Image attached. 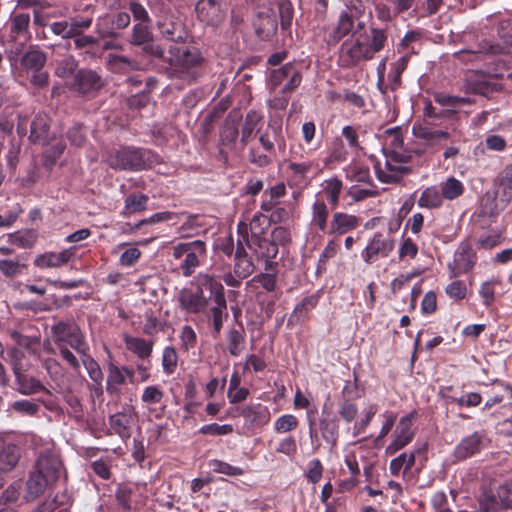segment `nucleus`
Returning <instances> with one entry per match:
<instances>
[{"instance_id":"obj_30","label":"nucleus","mask_w":512,"mask_h":512,"mask_svg":"<svg viewBox=\"0 0 512 512\" xmlns=\"http://www.w3.org/2000/svg\"><path fill=\"white\" fill-rule=\"evenodd\" d=\"M124 342L127 349L137 355L138 358L146 360L153 351V340H146L140 337L125 336Z\"/></svg>"},{"instance_id":"obj_3","label":"nucleus","mask_w":512,"mask_h":512,"mask_svg":"<svg viewBox=\"0 0 512 512\" xmlns=\"http://www.w3.org/2000/svg\"><path fill=\"white\" fill-rule=\"evenodd\" d=\"M161 60L167 64L166 73L169 77L192 83L200 76L199 68L204 59L196 48L171 46L168 56Z\"/></svg>"},{"instance_id":"obj_9","label":"nucleus","mask_w":512,"mask_h":512,"mask_svg":"<svg viewBox=\"0 0 512 512\" xmlns=\"http://www.w3.org/2000/svg\"><path fill=\"white\" fill-rule=\"evenodd\" d=\"M8 40L21 51L31 38L30 15L25 12H12L7 21Z\"/></svg>"},{"instance_id":"obj_58","label":"nucleus","mask_w":512,"mask_h":512,"mask_svg":"<svg viewBox=\"0 0 512 512\" xmlns=\"http://www.w3.org/2000/svg\"><path fill=\"white\" fill-rule=\"evenodd\" d=\"M255 266L249 257L235 259L234 274L240 278L245 279L254 272Z\"/></svg>"},{"instance_id":"obj_48","label":"nucleus","mask_w":512,"mask_h":512,"mask_svg":"<svg viewBox=\"0 0 512 512\" xmlns=\"http://www.w3.org/2000/svg\"><path fill=\"white\" fill-rule=\"evenodd\" d=\"M476 263V257L472 249L463 248L455 256L456 268L459 272H467L473 268Z\"/></svg>"},{"instance_id":"obj_1","label":"nucleus","mask_w":512,"mask_h":512,"mask_svg":"<svg viewBox=\"0 0 512 512\" xmlns=\"http://www.w3.org/2000/svg\"><path fill=\"white\" fill-rule=\"evenodd\" d=\"M63 472L59 455L51 450L42 451L26 481L24 499L34 501L50 489Z\"/></svg>"},{"instance_id":"obj_25","label":"nucleus","mask_w":512,"mask_h":512,"mask_svg":"<svg viewBox=\"0 0 512 512\" xmlns=\"http://www.w3.org/2000/svg\"><path fill=\"white\" fill-rule=\"evenodd\" d=\"M358 37L362 38V43L371 58L384 48L388 39L386 30L373 26H371L367 32L359 35Z\"/></svg>"},{"instance_id":"obj_44","label":"nucleus","mask_w":512,"mask_h":512,"mask_svg":"<svg viewBox=\"0 0 512 512\" xmlns=\"http://www.w3.org/2000/svg\"><path fill=\"white\" fill-rule=\"evenodd\" d=\"M37 241V233L34 230L17 231L9 235V242L20 248H31Z\"/></svg>"},{"instance_id":"obj_55","label":"nucleus","mask_w":512,"mask_h":512,"mask_svg":"<svg viewBox=\"0 0 512 512\" xmlns=\"http://www.w3.org/2000/svg\"><path fill=\"white\" fill-rule=\"evenodd\" d=\"M178 364V355L174 347L167 346L163 350L162 354V366L166 374L170 375L174 373Z\"/></svg>"},{"instance_id":"obj_18","label":"nucleus","mask_w":512,"mask_h":512,"mask_svg":"<svg viewBox=\"0 0 512 512\" xmlns=\"http://www.w3.org/2000/svg\"><path fill=\"white\" fill-rule=\"evenodd\" d=\"M231 415L233 417L242 416L247 423L255 427H262L270 421L268 408L260 404L234 408Z\"/></svg>"},{"instance_id":"obj_11","label":"nucleus","mask_w":512,"mask_h":512,"mask_svg":"<svg viewBox=\"0 0 512 512\" xmlns=\"http://www.w3.org/2000/svg\"><path fill=\"white\" fill-rule=\"evenodd\" d=\"M395 248V239L389 235L375 233L361 253L367 264L374 263L378 258H386Z\"/></svg>"},{"instance_id":"obj_16","label":"nucleus","mask_w":512,"mask_h":512,"mask_svg":"<svg viewBox=\"0 0 512 512\" xmlns=\"http://www.w3.org/2000/svg\"><path fill=\"white\" fill-rule=\"evenodd\" d=\"M372 59L362 43V38L345 41L340 48L339 61L344 67H351L357 63Z\"/></svg>"},{"instance_id":"obj_5","label":"nucleus","mask_w":512,"mask_h":512,"mask_svg":"<svg viewBox=\"0 0 512 512\" xmlns=\"http://www.w3.org/2000/svg\"><path fill=\"white\" fill-rule=\"evenodd\" d=\"M172 255L175 259H184L179 265V269L184 277L188 278L198 267L207 260V245L202 240H193L189 242H180L173 245Z\"/></svg>"},{"instance_id":"obj_40","label":"nucleus","mask_w":512,"mask_h":512,"mask_svg":"<svg viewBox=\"0 0 512 512\" xmlns=\"http://www.w3.org/2000/svg\"><path fill=\"white\" fill-rule=\"evenodd\" d=\"M342 190L343 182L338 177H331L324 181L323 192L332 207L339 205Z\"/></svg>"},{"instance_id":"obj_43","label":"nucleus","mask_w":512,"mask_h":512,"mask_svg":"<svg viewBox=\"0 0 512 512\" xmlns=\"http://www.w3.org/2000/svg\"><path fill=\"white\" fill-rule=\"evenodd\" d=\"M107 372V391L109 393L118 392L119 386L125 383V374L122 367H118L114 363H109L107 366Z\"/></svg>"},{"instance_id":"obj_26","label":"nucleus","mask_w":512,"mask_h":512,"mask_svg":"<svg viewBox=\"0 0 512 512\" xmlns=\"http://www.w3.org/2000/svg\"><path fill=\"white\" fill-rule=\"evenodd\" d=\"M20 459L18 446L0 438V472H9L15 468Z\"/></svg>"},{"instance_id":"obj_20","label":"nucleus","mask_w":512,"mask_h":512,"mask_svg":"<svg viewBox=\"0 0 512 512\" xmlns=\"http://www.w3.org/2000/svg\"><path fill=\"white\" fill-rule=\"evenodd\" d=\"M130 24V16L126 12H118L111 17L101 18L96 27L100 38L113 37L115 29L127 28Z\"/></svg>"},{"instance_id":"obj_17","label":"nucleus","mask_w":512,"mask_h":512,"mask_svg":"<svg viewBox=\"0 0 512 512\" xmlns=\"http://www.w3.org/2000/svg\"><path fill=\"white\" fill-rule=\"evenodd\" d=\"M466 85L468 91L485 97L501 89L493 77L478 72H471L467 76Z\"/></svg>"},{"instance_id":"obj_14","label":"nucleus","mask_w":512,"mask_h":512,"mask_svg":"<svg viewBox=\"0 0 512 512\" xmlns=\"http://www.w3.org/2000/svg\"><path fill=\"white\" fill-rule=\"evenodd\" d=\"M415 416L416 412L413 411L399 420V423L394 431V439L385 449L386 454H395L397 451L404 448L413 440L414 432L412 430V421Z\"/></svg>"},{"instance_id":"obj_29","label":"nucleus","mask_w":512,"mask_h":512,"mask_svg":"<svg viewBox=\"0 0 512 512\" xmlns=\"http://www.w3.org/2000/svg\"><path fill=\"white\" fill-rule=\"evenodd\" d=\"M18 391L23 395L47 392L40 380L24 373V369L14 373Z\"/></svg>"},{"instance_id":"obj_2","label":"nucleus","mask_w":512,"mask_h":512,"mask_svg":"<svg viewBox=\"0 0 512 512\" xmlns=\"http://www.w3.org/2000/svg\"><path fill=\"white\" fill-rule=\"evenodd\" d=\"M222 286L213 275L199 273L189 287H184L179 291L177 295L179 307L189 314L204 313L210 299L215 297Z\"/></svg>"},{"instance_id":"obj_57","label":"nucleus","mask_w":512,"mask_h":512,"mask_svg":"<svg viewBox=\"0 0 512 512\" xmlns=\"http://www.w3.org/2000/svg\"><path fill=\"white\" fill-rule=\"evenodd\" d=\"M319 301L318 295H310L305 297L299 304L296 305L292 317H297L298 320L306 315L309 311L314 309Z\"/></svg>"},{"instance_id":"obj_8","label":"nucleus","mask_w":512,"mask_h":512,"mask_svg":"<svg viewBox=\"0 0 512 512\" xmlns=\"http://www.w3.org/2000/svg\"><path fill=\"white\" fill-rule=\"evenodd\" d=\"M128 42L133 46L141 47L144 55L164 59V49L154 41V35L147 24H135Z\"/></svg>"},{"instance_id":"obj_54","label":"nucleus","mask_w":512,"mask_h":512,"mask_svg":"<svg viewBox=\"0 0 512 512\" xmlns=\"http://www.w3.org/2000/svg\"><path fill=\"white\" fill-rule=\"evenodd\" d=\"M261 115H259L255 111H250L245 118V123L242 128V137L241 141L246 144L248 140L252 137L253 132L257 126V124L261 120Z\"/></svg>"},{"instance_id":"obj_21","label":"nucleus","mask_w":512,"mask_h":512,"mask_svg":"<svg viewBox=\"0 0 512 512\" xmlns=\"http://www.w3.org/2000/svg\"><path fill=\"white\" fill-rule=\"evenodd\" d=\"M75 255V248H67L58 253L46 252L38 255L34 260V265L38 268H59L69 263Z\"/></svg>"},{"instance_id":"obj_31","label":"nucleus","mask_w":512,"mask_h":512,"mask_svg":"<svg viewBox=\"0 0 512 512\" xmlns=\"http://www.w3.org/2000/svg\"><path fill=\"white\" fill-rule=\"evenodd\" d=\"M385 134L386 148L384 149V153H392L393 151H396L398 153L412 152V154L415 153L418 156L424 153L423 150L410 151L403 147V136L401 133V129L399 127L387 129L385 131Z\"/></svg>"},{"instance_id":"obj_39","label":"nucleus","mask_w":512,"mask_h":512,"mask_svg":"<svg viewBox=\"0 0 512 512\" xmlns=\"http://www.w3.org/2000/svg\"><path fill=\"white\" fill-rule=\"evenodd\" d=\"M443 200L440 188L437 189L435 186H430L421 193L418 205L420 207L436 209L442 206Z\"/></svg>"},{"instance_id":"obj_49","label":"nucleus","mask_w":512,"mask_h":512,"mask_svg":"<svg viewBox=\"0 0 512 512\" xmlns=\"http://www.w3.org/2000/svg\"><path fill=\"white\" fill-rule=\"evenodd\" d=\"M345 172L350 181L369 183L371 180L369 168L362 165L351 164L345 169Z\"/></svg>"},{"instance_id":"obj_34","label":"nucleus","mask_w":512,"mask_h":512,"mask_svg":"<svg viewBox=\"0 0 512 512\" xmlns=\"http://www.w3.org/2000/svg\"><path fill=\"white\" fill-rule=\"evenodd\" d=\"M49 119L46 114H37L30 125V135L29 139L33 143H46L48 129H49Z\"/></svg>"},{"instance_id":"obj_46","label":"nucleus","mask_w":512,"mask_h":512,"mask_svg":"<svg viewBox=\"0 0 512 512\" xmlns=\"http://www.w3.org/2000/svg\"><path fill=\"white\" fill-rule=\"evenodd\" d=\"M81 355L83 356L82 364L85 367L90 379L95 385L101 386L104 375L99 364L88 354V352Z\"/></svg>"},{"instance_id":"obj_60","label":"nucleus","mask_w":512,"mask_h":512,"mask_svg":"<svg viewBox=\"0 0 512 512\" xmlns=\"http://www.w3.org/2000/svg\"><path fill=\"white\" fill-rule=\"evenodd\" d=\"M297 426L298 419L292 414H285L275 421L274 429L277 433H286L296 429Z\"/></svg>"},{"instance_id":"obj_35","label":"nucleus","mask_w":512,"mask_h":512,"mask_svg":"<svg viewBox=\"0 0 512 512\" xmlns=\"http://www.w3.org/2000/svg\"><path fill=\"white\" fill-rule=\"evenodd\" d=\"M440 191L443 199L452 201L461 197L464 194V184L454 176L448 177L446 180L439 184Z\"/></svg>"},{"instance_id":"obj_23","label":"nucleus","mask_w":512,"mask_h":512,"mask_svg":"<svg viewBox=\"0 0 512 512\" xmlns=\"http://www.w3.org/2000/svg\"><path fill=\"white\" fill-rule=\"evenodd\" d=\"M359 225V217L344 212H335L329 223L327 234L343 235L356 229Z\"/></svg>"},{"instance_id":"obj_41","label":"nucleus","mask_w":512,"mask_h":512,"mask_svg":"<svg viewBox=\"0 0 512 512\" xmlns=\"http://www.w3.org/2000/svg\"><path fill=\"white\" fill-rule=\"evenodd\" d=\"M160 32L165 39L175 43L184 42L187 37L180 22H164L160 25Z\"/></svg>"},{"instance_id":"obj_45","label":"nucleus","mask_w":512,"mask_h":512,"mask_svg":"<svg viewBox=\"0 0 512 512\" xmlns=\"http://www.w3.org/2000/svg\"><path fill=\"white\" fill-rule=\"evenodd\" d=\"M253 244L261 250V256L267 259L265 269L268 270L272 265L270 259L276 257L278 254V246L272 240H268L264 237L256 238V240H253Z\"/></svg>"},{"instance_id":"obj_7","label":"nucleus","mask_w":512,"mask_h":512,"mask_svg":"<svg viewBox=\"0 0 512 512\" xmlns=\"http://www.w3.org/2000/svg\"><path fill=\"white\" fill-rule=\"evenodd\" d=\"M52 340L57 347L70 346L78 354L89 351L80 328L73 321H59L51 327Z\"/></svg>"},{"instance_id":"obj_42","label":"nucleus","mask_w":512,"mask_h":512,"mask_svg":"<svg viewBox=\"0 0 512 512\" xmlns=\"http://www.w3.org/2000/svg\"><path fill=\"white\" fill-rule=\"evenodd\" d=\"M238 234L239 238L235 250V259L246 258L248 257L246 248L254 249L255 246L252 242V238H249L248 225L246 223L240 222L238 224Z\"/></svg>"},{"instance_id":"obj_59","label":"nucleus","mask_w":512,"mask_h":512,"mask_svg":"<svg viewBox=\"0 0 512 512\" xmlns=\"http://www.w3.org/2000/svg\"><path fill=\"white\" fill-rule=\"evenodd\" d=\"M245 339L238 330H231L228 335V350L231 355L238 356L244 349Z\"/></svg>"},{"instance_id":"obj_38","label":"nucleus","mask_w":512,"mask_h":512,"mask_svg":"<svg viewBox=\"0 0 512 512\" xmlns=\"http://www.w3.org/2000/svg\"><path fill=\"white\" fill-rule=\"evenodd\" d=\"M329 210L325 202L315 201L312 205L311 224L317 227L318 230L325 232L328 230L327 220Z\"/></svg>"},{"instance_id":"obj_12","label":"nucleus","mask_w":512,"mask_h":512,"mask_svg":"<svg viewBox=\"0 0 512 512\" xmlns=\"http://www.w3.org/2000/svg\"><path fill=\"white\" fill-rule=\"evenodd\" d=\"M493 195L486 193L481 201V209L484 215L496 216L504 211L512 201V187L497 184Z\"/></svg>"},{"instance_id":"obj_51","label":"nucleus","mask_w":512,"mask_h":512,"mask_svg":"<svg viewBox=\"0 0 512 512\" xmlns=\"http://www.w3.org/2000/svg\"><path fill=\"white\" fill-rule=\"evenodd\" d=\"M271 221L265 215L261 213H256L251 222H250V230L252 233V241L256 240V238H262L261 235L265 234L268 229Z\"/></svg>"},{"instance_id":"obj_22","label":"nucleus","mask_w":512,"mask_h":512,"mask_svg":"<svg viewBox=\"0 0 512 512\" xmlns=\"http://www.w3.org/2000/svg\"><path fill=\"white\" fill-rule=\"evenodd\" d=\"M253 26L255 33L261 40H269L277 31V18L276 14L267 9L257 14Z\"/></svg>"},{"instance_id":"obj_6","label":"nucleus","mask_w":512,"mask_h":512,"mask_svg":"<svg viewBox=\"0 0 512 512\" xmlns=\"http://www.w3.org/2000/svg\"><path fill=\"white\" fill-rule=\"evenodd\" d=\"M385 162H376L374 165L377 179L386 184L398 183L405 175L410 172L407 166L412 159V152L384 153Z\"/></svg>"},{"instance_id":"obj_50","label":"nucleus","mask_w":512,"mask_h":512,"mask_svg":"<svg viewBox=\"0 0 512 512\" xmlns=\"http://www.w3.org/2000/svg\"><path fill=\"white\" fill-rule=\"evenodd\" d=\"M408 58L406 56L400 57L397 62L391 65V71L388 75L390 86L392 90L398 88L401 84V75L407 67Z\"/></svg>"},{"instance_id":"obj_24","label":"nucleus","mask_w":512,"mask_h":512,"mask_svg":"<svg viewBox=\"0 0 512 512\" xmlns=\"http://www.w3.org/2000/svg\"><path fill=\"white\" fill-rule=\"evenodd\" d=\"M195 11L198 19L208 25L216 26L224 19V13L215 0H200Z\"/></svg>"},{"instance_id":"obj_28","label":"nucleus","mask_w":512,"mask_h":512,"mask_svg":"<svg viewBox=\"0 0 512 512\" xmlns=\"http://www.w3.org/2000/svg\"><path fill=\"white\" fill-rule=\"evenodd\" d=\"M134 422V416L131 412H118L109 417L111 429L122 439L131 436V426Z\"/></svg>"},{"instance_id":"obj_64","label":"nucleus","mask_w":512,"mask_h":512,"mask_svg":"<svg viewBox=\"0 0 512 512\" xmlns=\"http://www.w3.org/2000/svg\"><path fill=\"white\" fill-rule=\"evenodd\" d=\"M499 504L497 495H494L491 492H484L479 498L480 512L496 511Z\"/></svg>"},{"instance_id":"obj_15","label":"nucleus","mask_w":512,"mask_h":512,"mask_svg":"<svg viewBox=\"0 0 512 512\" xmlns=\"http://www.w3.org/2000/svg\"><path fill=\"white\" fill-rule=\"evenodd\" d=\"M103 85L104 81L96 71L81 69L75 74L71 88L78 94L91 96Z\"/></svg>"},{"instance_id":"obj_63","label":"nucleus","mask_w":512,"mask_h":512,"mask_svg":"<svg viewBox=\"0 0 512 512\" xmlns=\"http://www.w3.org/2000/svg\"><path fill=\"white\" fill-rule=\"evenodd\" d=\"M78 63L72 56L62 59L56 67V75L61 78L70 77L77 69Z\"/></svg>"},{"instance_id":"obj_36","label":"nucleus","mask_w":512,"mask_h":512,"mask_svg":"<svg viewBox=\"0 0 512 512\" xmlns=\"http://www.w3.org/2000/svg\"><path fill=\"white\" fill-rule=\"evenodd\" d=\"M108 63L114 71L123 73L141 69L140 62L124 55L109 54Z\"/></svg>"},{"instance_id":"obj_62","label":"nucleus","mask_w":512,"mask_h":512,"mask_svg":"<svg viewBox=\"0 0 512 512\" xmlns=\"http://www.w3.org/2000/svg\"><path fill=\"white\" fill-rule=\"evenodd\" d=\"M322 437L330 444L335 445L337 441L338 425L333 420L322 419L320 421Z\"/></svg>"},{"instance_id":"obj_4","label":"nucleus","mask_w":512,"mask_h":512,"mask_svg":"<svg viewBox=\"0 0 512 512\" xmlns=\"http://www.w3.org/2000/svg\"><path fill=\"white\" fill-rule=\"evenodd\" d=\"M107 162L115 170L140 171L150 168L157 162V156L148 149L122 147L113 151Z\"/></svg>"},{"instance_id":"obj_19","label":"nucleus","mask_w":512,"mask_h":512,"mask_svg":"<svg viewBox=\"0 0 512 512\" xmlns=\"http://www.w3.org/2000/svg\"><path fill=\"white\" fill-rule=\"evenodd\" d=\"M412 132L417 139H420L429 147L442 146L451 137L448 130H436L422 124L414 125Z\"/></svg>"},{"instance_id":"obj_32","label":"nucleus","mask_w":512,"mask_h":512,"mask_svg":"<svg viewBox=\"0 0 512 512\" xmlns=\"http://www.w3.org/2000/svg\"><path fill=\"white\" fill-rule=\"evenodd\" d=\"M215 306L211 308L213 327L216 333L222 329L224 319L227 318V303L224 295V287L217 292L213 298Z\"/></svg>"},{"instance_id":"obj_10","label":"nucleus","mask_w":512,"mask_h":512,"mask_svg":"<svg viewBox=\"0 0 512 512\" xmlns=\"http://www.w3.org/2000/svg\"><path fill=\"white\" fill-rule=\"evenodd\" d=\"M284 82L285 84L281 89L282 94L292 93L302 82L300 71L292 63H286L270 73L271 89H276Z\"/></svg>"},{"instance_id":"obj_56","label":"nucleus","mask_w":512,"mask_h":512,"mask_svg":"<svg viewBox=\"0 0 512 512\" xmlns=\"http://www.w3.org/2000/svg\"><path fill=\"white\" fill-rule=\"evenodd\" d=\"M23 268H26V265L20 263L19 260L0 259V272L6 277L18 276Z\"/></svg>"},{"instance_id":"obj_61","label":"nucleus","mask_w":512,"mask_h":512,"mask_svg":"<svg viewBox=\"0 0 512 512\" xmlns=\"http://www.w3.org/2000/svg\"><path fill=\"white\" fill-rule=\"evenodd\" d=\"M128 9L131 12L133 19L138 23L147 24L151 22L146 8L137 0H130L128 3Z\"/></svg>"},{"instance_id":"obj_33","label":"nucleus","mask_w":512,"mask_h":512,"mask_svg":"<svg viewBox=\"0 0 512 512\" xmlns=\"http://www.w3.org/2000/svg\"><path fill=\"white\" fill-rule=\"evenodd\" d=\"M483 440V434L475 432L464 438L456 448V455L460 459H465L480 451Z\"/></svg>"},{"instance_id":"obj_37","label":"nucleus","mask_w":512,"mask_h":512,"mask_svg":"<svg viewBox=\"0 0 512 512\" xmlns=\"http://www.w3.org/2000/svg\"><path fill=\"white\" fill-rule=\"evenodd\" d=\"M9 335L19 347L27 350L29 354L36 355L38 353V349L40 346L39 336L24 335L17 330H10Z\"/></svg>"},{"instance_id":"obj_13","label":"nucleus","mask_w":512,"mask_h":512,"mask_svg":"<svg viewBox=\"0 0 512 512\" xmlns=\"http://www.w3.org/2000/svg\"><path fill=\"white\" fill-rule=\"evenodd\" d=\"M363 12L361 1L354 0L351 6L342 11L339 15L338 22L332 30L331 38L334 43L348 35L353 31L355 20H357Z\"/></svg>"},{"instance_id":"obj_52","label":"nucleus","mask_w":512,"mask_h":512,"mask_svg":"<svg viewBox=\"0 0 512 512\" xmlns=\"http://www.w3.org/2000/svg\"><path fill=\"white\" fill-rule=\"evenodd\" d=\"M415 464L414 453H402L398 457L394 458L390 463V472L393 475H398L401 469L404 467L405 471L409 470Z\"/></svg>"},{"instance_id":"obj_53","label":"nucleus","mask_w":512,"mask_h":512,"mask_svg":"<svg viewBox=\"0 0 512 512\" xmlns=\"http://www.w3.org/2000/svg\"><path fill=\"white\" fill-rule=\"evenodd\" d=\"M148 197L144 194H130L125 199V210L129 213H137L146 209Z\"/></svg>"},{"instance_id":"obj_27","label":"nucleus","mask_w":512,"mask_h":512,"mask_svg":"<svg viewBox=\"0 0 512 512\" xmlns=\"http://www.w3.org/2000/svg\"><path fill=\"white\" fill-rule=\"evenodd\" d=\"M47 61V55L38 46H29L21 57L20 63L24 70L33 72L43 69Z\"/></svg>"},{"instance_id":"obj_47","label":"nucleus","mask_w":512,"mask_h":512,"mask_svg":"<svg viewBox=\"0 0 512 512\" xmlns=\"http://www.w3.org/2000/svg\"><path fill=\"white\" fill-rule=\"evenodd\" d=\"M144 325L143 333L148 336H155L160 330L163 329L162 323L158 318V313L152 309H146L144 312Z\"/></svg>"}]
</instances>
